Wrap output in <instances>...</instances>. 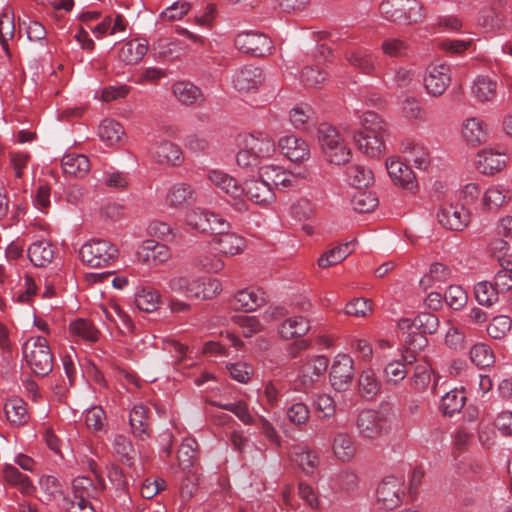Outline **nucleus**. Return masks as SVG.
Listing matches in <instances>:
<instances>
[{
  "label": "nucleus",
  "mask_w": 512,
  "mask_h": 512,
  "mask_svg": "<svg viewBox=\"0 0 512 512\" xmlns=\"http://www.w3.org/2000/svg\"><path fill=\"white\" fill-rule=\"evenodd\" d=\"M148 51V41L146 39H131L125 42L119 50L120 61L127 65L138 63Z\"/></svg>",
  "instance_id": "30"
},
{
  "label": "nucleus",
  "mask_w": 512,
  "mask_h": 512,
  "mask_svg": "<svg viewBox=\"0 0 512 512\" xmlns=\"http://www.w3.org/2000/svg\"><path fill=\"white\" fill-rule=\"evenodd\" d=\"M28 257L36 267H46L54 258V249L47 240H37L28 247Z\"/></svg>",
  "instance_id": "34"
},
{
  "label": "nucleus",
  "mask_w": 512,
  "mask_h": 512,
  "mask_svg": "<svg viewBox=\"0 0 512 512\" xmlns=\"http://www.w3.org/2000/svg\"><path fill=\"white\" fill-rule=\"evenodd\" d=\"M423 83L427 94L440 97L451 83V68L446 63L434 62L427 66Z\"/></svg>",
  "instance_id": "8"
},
{
  "label": "nucleus",
  "mask_w": 512,
  "mask_h": 512,
  "mask_svg": "<svg viewBox=\"0 0 512 512\" xmlns=\"http://www.w3.org/2000/svg\"><path fill=\"white\" fill-rule=\"evenodd\" d=\"M242 141L259 160L272 157L276 151L274 140L264 133L245 135Z\"/></svg>",
  "instance_id": "21"
},
{
  "label": "nucleus",
  "mask_w": 512,
  "mask_h": 512,
  "mask_svg": "<svg viewBox=\"0 0 512 512\" xmlns=\"http://www.w3.org/2000/svg\"><path fill=\"white\" fill-rule=\"evenodd\" d=\"M61 164L65 174L75 177H83L90 169L89 159L83 154H66Z\"/></svg>",
  "instance_id": "40"
},
{
  "label": "nucleus",
  "mask_w": 512,
  "mask_h": 512,
  "mask_svg": "<svg viewBox=\"0 0 512 512\" xmlns=\"http://www.w3.org/2000/svg\"><path fill=\"white\" fill-rule=\"evenodd\" d=\"M242 189L243 195L256 204H270L275 199L273 188L260 177L259 171L257 177L245 179Z\"/></svg>",
  "instance_id": "15"
},
{
  "label": "nucleus",
  "mask_w": 512,
  "mask_h": 512,
  "mask_svg": "<svg viewBox=\"0 0 512 512\" xmlns=\"http://www.w3.org/2000/svg\"><path fill=\"white\" fill-rule=\"evenodd\" d=\"M197 449L198 443L195 439H185L178 449V466L172 467L174 472H177L178 469L186 470L191 468L197 460Z\"/></svg>",
  "instance_id": "42"
},
{
  "label": "nucleus",
  "mask_w": 512,
  "mask_h": 512,
  "mask_svg": "<svg viewBox=\"0 0 512 512\" xmlns=\"http://www.w3.org/2000/svg\"><path fill=\"white\" fill-rule=\"evenodd\" d=\"M352 207L359 213H368L378 205L377 198L370 192H357L352 200Z\"/></svg>",
  "instance_id": "61"
},
{
  "label": "nucleus",
  "mask_w": 512,
  "mask_h": 512,
  "mask_svg": "<svg viewBox=\"0 0 512 512\" xmlns=\"http://www.w3.org/2000/svg\"><path fill=\"white\" fill-rule=\"evenodd\" d=\"M386 134L355 133L353 136L357 148L366 156L376 158L385 151Z\"/></svg>",
  "instance_id": "19"
},
{
  "label": "nucleus",
  "mask_w": 512,
  "mask_h": 512,
  "mask_svg": "<svg viewBox=\"0 0 512 512\" xmlns=\"http://www.w3.org/2000/svg\"><path fill=\"white\" fill-rule=\"evenodd\" d=\"M292 461L306 474H312L319 465V455L306 445H296L291 451Z\"/></svg>",
  "instance_id": "28"
},
{
  "label": "nucleus",
  "mask_w": 512,
  "mask_h": 512,
  "mask_svg": "<svg viewBox=\"0 0 512 512\" xmlns=\"http://www.w3.org/2000/svg\"><path fill=\"white\" fill-rule=\"evenodd\" d=\"M422 9L418 0H383L379 6L381 16L397 24L417 23L423 18Z\"/></svg>",
  "instance_id": "3"
},
{
  "label": "nucleus",
  "mask_w": 512,
  "mask_h": 512,
  "mask_svg": "<svg viewBox=\"0 0 512 512\" xmlns=\"http://www.w3.org/2000/svg\"><path fill=\"white\" fill-rule=\"evenodd\" d=\"M386 169L396 185L410 192H413L417 188L415 174L406 163L395 158H390L386 161Z\"/></svg>",
  "instance_id": "16"
},
{
  "label": "nucleus",
  "mask_w": 512,
  "mask_h": 512,
  "mask_svg": "<svg viewBox=\"0 0 512 512\" xmlns=\"http://www.w3.org/2000/svg\"><path fill=\"white\" fill-rule=\"evenodd\" d=\"M404 495L405 484L403 479L388 476L377 486L375 493L376 505L381 510H394L400 506Z\"/></svg>",
  "instance_id": "7"
},
{
  "label": "nucleus",
  "mask_w": 512,
  "mask_h": 512,
  "mask_svg": "<svg viewBox=\"0 0 512 512\" xmlns=\"http://www.w3.org/2000/svg\"><path fill=\"white\" fill-rule=\"evenodd\" d=\"M137 259L147 266H158L171 258L168 246L155 240H146L137 251Z\"/></svg>",
  "instance_id": "14"
},
{
  "label": "nucleus",
  "mask_w": 512,
  "mask_h": 512,
  "mask_svg": "<svg viewBox=\"0 0 512 512\" xmlns=\"http://www.w3.org/2000/svg\"><path fill=\"white\" fill-rule=\"evenodd\" d=\"M23 358L29 369L38 376H46L53 370V354L46 338L30 337L22 346Z\"/></svg>",
  "instance_id": "1"
},
{
  "label": "nucleus",
  "mask_w": 512,
  "mask_h": 512,
  "mask_svg": "<svg viewBox=\"0 0 512 512\" xmlns=\"http://www.w3.org/2000/svg\"><path fill=\"white\" fill-rule=\"evenodd\" d=\"M264 80L260 67L245 65L235 71L232 77L233 87L241 93L257 90Z\"/></svg>",
  "instance_id": "13"
},
{
  "label": "nucleus",
  "mask_w": 512,
  "mask_h": 512,
  "mask_svg": "<svg viewBox=\"0 0 512 512\" xmlns=\"http://www.w3.org/2000/svg\"><path fill=\"white\" fill-rule=\"evenodd\" d=\"M318 139L327 161L336 165L349 161L350 149L334 127L326 123L321 124L318 128Z\"/></svg>",
  "instance_id": "4"
},
{
  "label": "nucleus",
  "mask_w": 512,
  "mask_h": 512,
  "mask_svg": "<svg viewBox=\"0 0 512 512\" xmlns=\"http://www.w3.org/2000/svg\"><path fill=\"white\" fill-rule=\"evenodd\" d=\"M461 132L464 140L472 146L484 143L488 137L487 125L479 117L466 119L462 124Z\"/></svg>",
  "instance_id": "23"
},
{
  "label": "nucleus",
  "mask_w": 512,
  "mask_h": 512,
  "mask_svg": "<svg viewBox=\"0 0 512 512\" xmlns=\"http://www.w3.org/2000/svg\"><path fill=\"white\" fill-rule=\"evenodd\" d=\"M112 453L128 467L134 465L136 451L132 442L124 435L116 434L111 440Z\"/></svg>",
  "instance_id": "39"
},
{
  "label": "nucleus",
  "mask_w": 512,
  "mask_h": 512,
  "mask_svg": "<svg viewBox=\"0 0 512 512\" xmlns=\"http://www.w3.org/2000/svg\"><path fill=\"white\" fill-rule=\"evenodd\" d=\"M498 84L495 78L488 75H478L471 86L472 96L479 102H492L497 96Z\"/></svg>",
  "instance_id": "24"
},
{
  "label": "nucleus",
  "mask_w": 512,
  "mask_h": 512,
  "mask_svg": "<svg viewBox=\"0 0 512 512\" xmlns=\"http://www.w3.org/2000/svg\"><path fill=\"white\" fill-rule=\"evenodd\" d=\"M212 242L216 250L228 256H234L241 253L246 245L243 237L236 233L228 232V230L215 235Z\"/></svg>",
  "instance_id": "22"
},
{
  "label": "nucleus",
  "mask_w": 512,
  "mask_h": 512,
  "mask_svg": "<svg viewBox=\"0 0 512 512\" xmlns=\"http://www.w3.org/2000/svg\"><path fill=\"white\" fill-rule=\"evenodd\" d=\"M469 354L471 361L480 368L490 367L495 362V356L492 349L484 343H477L473 345Z\"/></svg>",
  "instance_id": "51"
},
{
  "label": "nucleus",
  "mask_w": 512,
  "mask_h": 512,
  "mask_svg": "<svg viewBox=\"0 0 512 512\" xmlns=\"http://www.w3.org/2000/svg\"><path fill=\"white\" fill-rule=\"evenodd\" d=\"M174 96L184 105H201L205 101L201 89L190 81H178L172 86Z\"/></svg>",
  "instance_id": "25"
},
{
  "label": "nucleus",
  "mask_w": 512,
  "mask_h": 512,
  "mask_svg": "<svg viewBox=\"0 0 512 512\" xmlns=\"http://www.w3.org/2000/svg\"><path fill=\"white\" fill-rule=\"evenodd\" d=\"M281 152L291 161H303L309 158L307 143L295 135L283 136L278 141Z\"/></svg>",
  "instance_id": "20"
},
{
  "label": "nucleus",
  "mask_w": 512,
  "mask_h": 512,
  "mask_svg": "<svg viewBox=\"0 0 512 512\" xmlns=\"http://www.w3.org/2000/svg\"><path fill=\"white\" fill-rule=\"evenodd\" d=\"M195 201V191L183 182L173 184L167 191L165 202L171 208H180Z\"/></svg>",
  "instance_id": "29"
},
{
  "label": "nucleus",
  "mask_w": 512,
  "mask_h": 512,
  "mask_svg": "<svg viewBox=\"0 0 512 512\" xmlns=\"http://www.w3.org/2000/svg\"><path fill=\"white\" fill-rule=\"evenodd\" d=\"M151 153L160 164L176 166L182 162L180 147L167 140L155 141L151 146Z\"/></svg>",
  "instance_id": "18"
},
{
  "label": "nucleus",
  "mask_w": 512,
  "mask_h": 512,
  "mask_svg": "<svg viewBox=\"0 0 512 512\" xmlns=\"http://www.w3.org/2000/svg\"><path fill=\"white\" fill-rule=\"evenodd\" d=\"M310 329L309 322L302 316H293L283 321L278 332L281 338L290 340L304 336Z\"/></svg>",
  "instance_id": "36"
},
{
  "label": "nucleus",
  "mask_w": 512,
  "mask_h": 512,
  "mask_svg": "<svg viewBox=\"0 0 512 512\" xmlns=\"http://www.w3.org/2000/svg\"><path fill=\"white\" fill-rule=\"evenodd\" d=\"M82 261L91 268H103L113 264L118 256L117 247L104 239H92L80 249Z\"/></svg>",
  "instance_id": "5"
},
{
  "label": "nucleus",
  "mask_w": 512,
  "mask_h": 512,
  "mask_svg": "<svg viewBox=\"0 0 512 512\" xmlns=\"http://www.w3.org/2000/svg\"><path fill=\"white\" fill-rule=\"evenodd\" d=\"M402 152L405 160L413 163L417 169L425 170L430 165V155L428 150L421 144L407 142L402 144Z\"/></svg>",
  "instance_id": "37"
},
{
  "label": "nucleus",
  "mask_w": 512,
  "mask_h": 512,
  "mask_svg": "<svg viewBox=\"0 0 512 512\" xmlns=\"http://www.w3.org/2000/svg\"><path fill=\"white\" fill-rule=\"evenodd\" d=\"M4 412L9 423L14 426L24 425L30 418L27 405L21 398L9 399L4 405Z\"/></svg>",
  "instance_id": "38"
},
{
  "label": "nucleus",
  "mask_w": 512,
  "mask_h": 512,
  "mask_svg": "<svg viewBox=\"0 0 512 512\" xmlns=\"http://www.w3.org/2000/svg\"><path fill=\"white\" fill-rule=\"evenodd\" d=\"M360 129L356 133L386 134L384 120L375 112L366 111L359 117Z\"/></svg>",
  "instance_id": "50"
},
{
  "label": "nucleus",
  "mask_w": 512,
  "mask_h": 512,
  "mask_svg": "<svg viewBox=\"0 0 512 512\" xmlns=\"http://www.w3.org/2000/svg\"><path fill=\"white\" fill-rule=\"evenodd\" d=\"M451 277V270L442 263H434L431 265L429 273L424 275L420 280V285L425 289L432 284L444 283Z\"/></svg>",
  "instance_id": "52"
},
{
  "label": "nucleus",
  "mask_w": 512,
  "mask_h": 512,
  "mask_svg": "<svg viewBox=\"0 0 512 512\" xmlns=\"http://www.w3.org/2000/svg\"><path fill=\"white\" fill-rule=\"evenodd\" d=\"M158 298L155 291L143 288L135 294L134 302L139 310L153 312L157 309Z\"/></svg>",
  "instance_id": "59"
},
{
  "label": "nucleus",
  "mask_w": 512,
  "mask_h": 512,
  "mask_svg": "<svg viewBox=\"0 0 512 512\" xmlns=\"http://www.w3.org/2000/svg\"><path fill=\"white\" fill-rule=\"evenodd\" d=\"M227 370L230 376L240 383H247L254 373L253 367L246 362L228 364Z\"/></svg>",
  "instance_id": "64"
},
{
  "label": "nucleus",
  "mask_w": 512,
  "mask_h": 512,
  "mask_svg": "<svg viewBox=\"0 0 512 512\" xmlns=\"http://www.w3.org/2000/svg\"><path fill=\"white\" fill-rule=\"evenodd\" d=\"M346 181L350 186L361 189L373 182L371 169L360 164H351L345 171Z\"/></svg>",
  "instance_id": "41"
},
{
  "label": "nucleus",
  "mask_w": 512,
  "mask_h": 512,
  "mask_svg": "<svg viewBox=\"0 0 512 512\" xmlns=\"http://www.w3.org/2000/svg\"><path fill=\"white\" fill-rule=\"evenodd\" d=\"M444 299L449 307L454 310H460L466 305L468 295L461 286L451 285L447 288Z\"/></svg>",
  "instance_id": "60"
},
{
  "label": "nucleus",
  "mask_w": 512,
  "mask_h": 512,
  "mask_svg": "<svg viewBox=\"0 0 512 512\" xmlns=\"http://www.w3.org/2000/svg\"><path fill=\"white\" fill-rule=\"evenodd\" d=\"M208 178L213 185L232 198L237 199L243 195L242 185L223 171L211 170Z\"/></svg>",
  "instance_id": "31"
},
{
  "label": "nucleus",
  "mask_w": 512,
  "mask_h": 512,
  "mask_svg": "<svg viewBox=\"0 0 512 512\" xmlns=\"http://www.w3.org/2000/svg\"><path fill=\"white\" fill-rule=\"evenodd\" d=\"M3 477L7 483L18 486L22 494H31L34 486L29 477L21 473L15 466L6 464L3 468Z\"/></svg>",
  "instance_id": "47"
},
{
  "label": "nucleus",
  "mask_w": 512,
  "mask_h": 512,
  "mask_svg": "<svg viewBox=\"0 0 512 512\" xmlns=\"http://www.w3.org/2000/svg\"><path fill=\"white\" fill-rule=\"evenodd\" d=\"M100 139L108 146L118 144L124 135L123 126L112 119H104L98 128Z\"/></svg>",
  "instance_id": "44"
},
{
  "label": "nucleus",
  "mask_w": 512,
  "mask_h": 512,
  "mask_svg": "<svg viewBox=\"0 0 512 512\" xmlns=\"http://www.w3.org/2000/svg\"><path fill=\"white\" fill-rule=\"evenodd\" d=\"M465 401L466 397L464 391L453 389L442 397L440 410L444 415L451 417L462 410Z\"/></svg>",
  "instance_id": "48"
},
{
  "label": "nucleus",
  "mask_w": 512,
  "mask_h": 512,
  "mask_svg": "<svg viewBox=\"0 0 512 512\" xmlns=\"http://www.w3.org/2000/svg\"><path fill=\"white\" fill-rule=\"evenodd\" d=\"M70 333L86 342H96L99 339V331L93 323L87 319L79 318L69 325Z\"/></svg>",
  "instance_id": "49"
},
{
  "label": "nucleus",
  "mask_w": 512,
  "mask_h": 512,
  "mask_svg": "<svg viewBox=\"0 0 512 512\" xmlns=\"http://www.w3.org/2000/svg\"><path fill=\"white\" fill-rule=\"evenodd\" d=\"M355 427L358 436L363 439L374 440L386 432L384 417L373 409L361 410L356 417Z\"/></svg>",
  "instance_id": "10"
},
{
  "label": "nucleus",
  "mask_w": 512,
  "mask_h": 512,
  "mask_svg": "<svg viewBox=\"0 0 512 512\" xmlns=\"http://www.w3.org/2000/svg\"><path fill=\"white\" fill-rule=\"evenodd\" d=\"M265 302L264 292L260 289L245 288L238 291L232 301V306L236 310L246 312L254 311Z\"/></svg>",
  "instance_id": "27"
},
{
  "label": "nucleus",
  "mask_w": 512,
  "mask_h": 512,
  "mask_svg": "<svg viewBox=\"0 0 512 512\" xmlns=\"http://www.w3.org/2000/svg\"><path fill=\"white\" fill-rule=\"evenodd\" d=\"M498 291L495 286L487 281L479 282L474 287V294L480 305L492 306L498 301Z\"/></svg>",
  "instance_id": "57"
},
{
  "label": "nucleus",
  "mask_w": 512,
  "mask_h": 512,
  "mask_svg": "<svg viewBox=\"0 0 512 512\" xmlns=\"http://www.w3.org/2000/svg\"><path fill=\"white\" fill-rule=\"evenodd\" d=\"M98 488L88 477H77L72 482V498L64 499L68 512H95L91 500L98 495Z\"/></svg>",
  "instance_id": "6"
},
{
  "label": "nucleus",
  "mask_w": 512,
  "mask_h": 512,
  "mask_svg": "<svg viewBox=\"0 0 512 512\" xmlns=\"http://www.w3.org/2000/svg\"><path fill=\"white\" fill-rule=\"evenodd\" d=\"M439 320L431 313H420L414 318V328L424 334H433L437 331Z\"/></svg>",
  "instance_id": "63"
},
{
  "label": "nucleus",
  "mask_w": 512,
  "mask_h": 512,
  "mask_svg": "<svg viewBox=\"0 0 512 512\" xmlns=\"http://www.w3.org/2000/svg\"><path fill=\"white\" fill-rule=\"evenodd\" d=\"M234 44L239 51L255 57L266 56L273 47L271 39L257 31L238 33L234 39Z\"/></svg>",
  "instance_id": "9"
},
{
  "label": "nucleus",
  "mask_w": 512,
  "mask_h": 512,
  "mask_svg": "<svg viewBox=\"0 0 512 512\" xmlns=\"http://www.w3.org/2000/svg\"><path fill=\"white\" fill-rule=\"evenodd\" d=\"M207 210L202 208H194L187 211L185 215L186 224L201 233H207L211 227L207 223Z\"/></svg>",
  "instance_id": "58"
},
{
  "label": "nucleus",
  "mask_w": 512,
  "mask_h": 512,
  "mask_svg": "<svg viewBox=\"0 0 512 512\" xmlns=\"http://www.w3.org/2000/svg\"><path fill=\"white\" fill-rule=\"evenodd\" d=\"M328 358L316 356L307 361L299 372V381L303 386L313 384L327 369Z\"/></svg>",
  "instance_id": "32"
},
{
  "label": "nucleus",
  "mask_w": 512,
  "mask_h": 512,
  "mask_svg": "<svg viewBox=\"0 0 512 512\" xmlns=\"http://www.w3.org/2000/svg\"><path fill=\"white\" fill-rule=\"evenodd\" d=\"M510 201L512 190L501 184L490 186L483 195V205L487 209H499Z\"/></svg>",
  "instance_id": "35"
},
{
  "label": "nucleus",
  "mask_w": 512,
  "mask_h": 512,
  "mask_svg": "<svg viewBox=\"0 0 512 512\" xmlns=\"http://www.w3.org/2000/svg\"><path fill=\"white\" fill-rule=\"evenodd\" d=\"M511 319L506 315H499L492 319L487 327V333L494 339L503 338L511 329Z\"/></svg>",
  "instance_id": "62"
},
{
  "label": "nucleus",
  "mask_w": 512,
  "mask_h": 512,
  "mask_svg": "<svg viewBox=\"0 0 512 512\" xmlns=\"http://www.w3.org/2000/svg\"><path fill=\"white\" fill-rule=\"evenodd\" d=\"M169 288L172 291L184 294L188 298L206 300L219 294L222 285L215 278L190 279L185 276H177L170 279Z\"/></svg>",
  "instance_id": "2"
},
{
  "label": "nucleus",
  "mask_w": 512,
  "mask_h": 512,
  "mask_svg": "<svg viewBox=\"0 0 512 512\" xmlns=\"http://www.w3.org/2000/svg\"><path fill=\"white\" fill-rule=\"evenodd\" d=\"M129 423L133 434L140 439L148 436V409L142 404L135 405L130 411Z\"/></svg>",
  "instance_id": "43"
},
{
  "label": "nucleus",
  "mask_w": 512,
  "mask_h": 512,
  "mask_svg": "<svg viewBox=\"0 0 512 512\" xmlns=\"http://www.w3.org/2000/svg\"><path fill=\"white\" fill-rule=\"evenodd\" d=\"M506 165L505 155L493 150L484 149L477 154L476 167L485 175H493Z\"/></svg>",
  "instance_id": "26"
},
{
  "label": "nucleus",
  "mask_w": 512,
  "mask_h": 512,
  "mask_svg": "<svg viewBox=\"0 0 512 512\" xmlns=\"http://www.w3.org/2000/svg\"><path fill=\"white\" fill-rule=\"evenodd\" d=\"M332 450L335 457L341 462H349L356 455L353 437L347 432H338L332 441Z\"/></svg>",
  "instance_id": "33"
},
{
  "label": "nucleus",
  "mask_w": 512,
  "mask_h": 512,
  "mask_svg": "<svg viewBox=\"0 0 512 512\" xmlns=\"http://www.w3.org/2000/svg\"><path fill=\"white\" fill-rule=\"evenodd\" d=\"M354 242L352 240L328 250L318 259V266L327 268L342 262L352 253Z\"/></svg>",
  "instance_id": "45"
},
{
  "label": "nucleus",
  "mask_w": 512,
  "mask_h": 512,
  "mask_svg": "<svg viewBox=\"0 0 512 512\" xmlns=\"http://www.w3.org/2000/svg\"><path fill=\"white\" fill-rule=\"evenodd\" d=\"M437 220L445 229L462 231L470 222V214L463 205L444 203L438 209Z\"/></svg>",
  "instance_id": "12"
},
{
  "label": "nucleus",
  "mask_w": 512,
  "mask_h": 512,
  "mask_svg": "<svg viewBox=\"0 0 512 512\" xmlns=\"http://www.w3.org/2000/svg\"><path fill=\"white\" fill-rule=\"evenodd\" d=\"M382 51L385 55L393 58L406 57L410 51V45L401 38L388 37L381 44Z\"/></svg>",
  "instance_id": "53"
},
{
  "label": "nucleus",
  "mask_w": 512,
  "mask_h": 512,
  "mask_svg": "<svg viewBox=\"0 0 512 512\" xmlns=\"http://www.w3.org/2000/svg\"><path fill=\"white\" fill-rule=\"evenodd\" d=\"M209 403L223 410L232 412L240 421L246 425L255 423L254 418L248 410L247 404L243 401H237L235 403H220L217 401H209Z\"/></svg>",
  "instance_id": "56"
},
{
  "label": "nucleus",
  "mask_w": 512,
  "mask_h": 512,
  "mask_svg": "<svg viewBox=\"0 0 512 512\" xmlns=\"http://www.w3.org/2000/svg\"><path fill=\"white\" fill-rule=\"evenodd\" d=\"M14 32V14L11 9L6 8L0 14V44L5 51H8V41L12 39Z\"/></svg>",
  "instance_id": "54"
},
{
  "label": "nucleus",
  "mask_w": 512,
  "mask_h": 512,
  "mask_svg": "<svg viewBox=\"0 0 512 512\" xmlns=\"http://www.w3.org/2000/svg\"><path fill=\"white\" fill-rule=\"evenodd\" d=\"M358 386L360 395L367 400H371L375 398L379 393L381 383L375 372L368 368L360 374L358 379Z\"/></svg>",
  "instance_id": "46"
},
{
  "label": "nucleus",
  "mask_w": 512,
  "mask_h": 512,
  "mask_svg": "<svg viewBox=\"0 0 512 512\" xmlns=\"http://www.w3.org/2000/svg\"><path fill=\"white\" fill-rule=\"evenodd\" d=\"M259 172L260 177L265 179L270 187L290 188L296 186L299 181L298 175L277 165L260 167Z\"/></svg>",
  "instance_id": "17"
},
{
  "label": "nucleus",
  "mask_w": 512,
  "mask_h": 512,
  "mask_svg": "<svg viewBox=\"0 0 512 512\" xmlns=\"http://www.w3.org/2000/svg\"><path fill=\"white\" fill-rule=\"evenodd\" d=\"M330 383L339 392L349 389L354 378V362L347 354H338L330 369Z\"/></svg>",
  "instance_id": "11"
},
{
  "label": "nucleus",
  "mask_w": 512,
  "mask_h": 512,
  "mask_svg": "<svg viewBox=\"0 0 512 512\" xmlns=\"http://www.w3.org/2000/svg\"><path fill=\"white\" fill-rule=\"evenodd\" d=\"M346 59L352 66L360 69L363 73L369 74L374 70V58L367 51H350L346 54Z\"/></svg>",
  "instance_id": "55"
}]
</instances>
